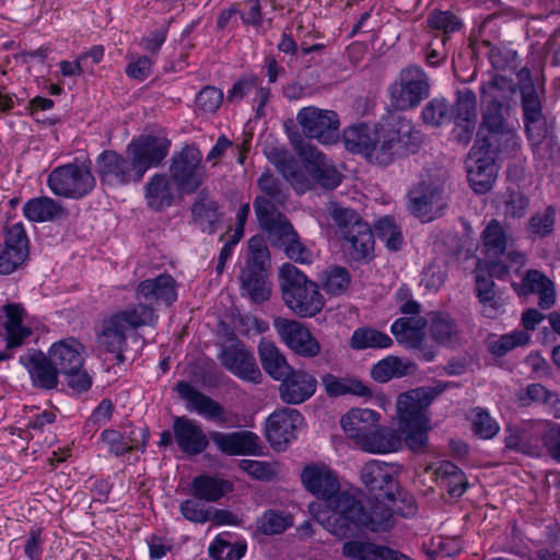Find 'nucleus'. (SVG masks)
<instances>
[{
    "mask_svg": "<svg viewBox=\"0 0 560 560\" xmlns=\"http://www.w3.org/2000/svg\"><path fill=\"white\" fill-rule=\"evenodd\" d=\"M443 389L417 388L400 394L397 400L398 430L380 425L381 415L377 411L361 408L348 411L341 417L340 424L348 439L364 452H395L401 446L402 439L411 451L422 452L430 430L425 409Z\"/></svg>",
    "mask_w": 560,
    "mask_h": 560,
    "instance_id": "obj_1",
    "label": "nucleus"
},
{
    "mask_svg": "<svg viewBox=\"0 0 560 560\" xmlns=\"http://www.w3.org/2000/svg\"><path fill=\"white\" fill-rule=\"evenodd\" d=\"M304 488L317 499L324 500L332 516L325 522V528L338 538H352V524H368L360 498L348 491H340L338 476L324 463L306 465L301 472Z\"/></svg>",
    "mask_w": 560,
    "mask_h": 560,
    "instance_id": "obj_2",
    "label": "nucleus"
},
{
    "mask_svg": "<svg viewBox=\"0 0 560 560\" xmlns=\"http://www.w3.org/2000/svg\"><path fill=\"white\" fill-rule=\"evenodd\" d=\"M155 310L145 303L131 304L104 318L97 332L100 348L113 353L117 363L125 362L127 332L143 326H153L158 322Z\"/></svg>",
    "mask_w": 560,
    "mask_h": 560,
    "instance_id": "obj_3",
    "label": "nucleus"
},
{
    "mask_svg": "<svg viewBox=\"0 0 560 560\" xmlns=\"http://www.w3.org/2000/svg\"><path fill=\"white\" fill-rule=\"evenodd\" d=\"M328 215L343 250L357 262L366 264L373 258L374 235L369 223L352 208L330 202Z\"/></svg>",
    "mask_w": 560,
    "mask_h": 560,
    "instance_id": "obj_4",
    "label": "nucleus"
},
{
    "mask_svg": "<svg viewBox=\"0 0 560 560\" xmlns=\"http://www.w3.org/2000/svg\"><path fill=\"white\" fill-rule=\"evenodd\" d=\"M419 144L420 133L411 121L400 116H393L386 127L383 126L376 135L368 160L387 166L402 155L415 153Z\"/></svg>",
    "mask_w": 560,
    "mask_h": 560,
    "instance_id": "obj_5",
    "label": "nucleus"
},
{
    "mask_svg": "<svg viewBox=\"0 0 560 560\" xmlns=\"http://www.w3.org/2000/svg\"><path fill=\"white\" fill-rule=\"evenodd\" d=\"M282 299L285 305L301 317L318 314L325 301L318 285L294 265L287 262L279 269Z\"/></svg>",
    "mask_w": 560,
    "mask_h": 560,
    "instance_id": "obj_6",
    "label": "nucleus"
},
{
    "mask_svg": "<svg viewBox=\"0 0 560 560\" xmlns=\"http://www.w3.org/2000/svg\"><path fill=\"white\" fill-rule=\"evenodd\" d=\"M362 510L368 524L353 523L352 537L360 530L371 533L389 532L395 526L394 515L411 517L417 513V504L410 493L400 490L398 487L392 497H385V500L381 502L362 501Z\"/></svg>",
    "mask_w": 560,
    "mask_h": 560,
    "instance_id": "obj_7",
    "label": "nucleus"
},
{
    "mask_svg": "<svg viewBox=\"0 0 560 560\" xmlns=\"http://www.w3.org/2000/svg\"><path fill=\"white\" fill-rule=\"evenodd\" d=\"M248 249L249 257L240 276L241 288L252 302L261 304L271 295L272 284L268 278L270 254L259 236H253L249 240Z\"/></svg>",
    "mask_w": 560,
    "mask_h": 560,
    "instance_id": "obj_8",
    "label": "nucleus"
},
{
    "mask_svg": "<svg viewBox=\"0 0 560 560\" xmlns=\"http://www.w3.org/2000/svg\"><path fill=\"white\" fill-rule=\"evenodd\" d=\"M431 84L427 72L419 66L401 69L388 86L390 105L397 110L416 108L430 95Z\"/></svg>",
    "mask_w": 560,
    "mask_h": 560,
    "instance_id": "obj_9",
    "label": "nucleus"
},
{
    "mask_svg": "<svg viewBox=\"0 0 560 560\" xmlns=\"http://www.w3.org/2000/svg\"><path fill=\"white\" fill-rule=\"evenodd\" d=\"M515 86L512 81L502 75H494L491 80L480 86L481 98L488 104L481 114V122L478 130L485 132L487 129L511 127L506 121L510 112L509 93L513 94Z\"/></svg>",
    "mask_w": 560,
    "mask_h": 560,
    "instance_id": "obj_10",
    "label": "nucleus"
},
{
    "mask_svg": "<svg viewBox=\"0 0 560 560\" xmlns=\"http://www.w3.org/2000/svg\"><path fill=\"white\" fill-rule=\"evenodd\" d=\"M47 185L56 196L81 199L94 189L96 180L90 163H69L54 168Z\"/></svg>",
    "mask_w": 560,
    "mask_h": 560,
    "instance_id": "obj_11",
    "label": "nucleus"
},
{
    "mask_svg": "<svg viewBox=\"0 0 560 560\" xmlns=\"http://www.w3.org/2000/svg\"><path fill=\"white\" fill-rule=\"evenodd\" d=\"M95 168L102 185L110 187L140 183L143 178L131 155L115 150H104L98 154Z\"/></svg>",
    "mask_w": 560,
    "mask_h": 560,
    "instance_id": "obj_12",
    "label": "nucleus"
},
{
    "mask_svg": "<svg viewBox=\"0 0 560 560\" xmlns=\"http://www.w3.org/2000/svg\"><path fill=\"white\" fill-rule=\"evenodd\" d=\"M202 154L195 145H185L171 159L170 175L177 189L194 194L203 183Z\"/></svg>",
    "mask_w": 560,
    "mask_h": 560,
    "instance_id": "obj_13",
    "label": "nucleus"
},
{
    "mask_svg": "<svg viewBox=\"0 0 560 560\" xmlns=\"http://www.w3.org/2000/svg\"><path fill=\"white\" fill-rule=\"evenodd\" d=\"M296 121L306 138L320 144H334L339 140L340 120L335 110L306 106L299 110Z\"/></svg>",
    "mask_w": 560,
    "mask_h": 560,
    "instance_id": "obj_14",
    "label": "nucleus"
},
{
    "mask_svg": "<svg viewBox=\"0 0 560 560\" xmlns=\"http://www.w3.org/2000/svg\"><path fill=\"white\" fill-rule=\"evenodd\" d=\"M447 207V194L443 186L420 182L408 192V210L423 222L441 217Z\"/></svg>",
    "mask_w": 560,
    "mask_h": 560,
    "instance_id": "obj_15",
    "label": "nucleus"
},
{
    "mask_svg": "<svg viewBox=\"0 0 560 560\" xmlns=\"http://www.w3.org/2000/svg\"><path fill=\"white\" fill-rule=\"evenodd\" d=\"M171 141L163 135H141L133 138L126 147L125 153L135 160L141 175L153 166H159L167 156Z\"/></svg>",
    "mask_w": 560,
    "mask_h": 560,
    "instance_id": "obj_16",
    "label": "nucleus"
},
{
    "mask_svg": "<svg viewBox=\"0 0 560 560\" xmlns=\"http://www.w3.org/2000/svg\"><path fill=\"white\" fill-rule=\"evenodd\" d=\"M294 147L316 184L328 190L339 186L342 175L323 152L303 140H300Z\"/></svg>",
    "mask_w": 560,
    "mask_h": 560,
    "instance_id": "obj_17",
    "label": "nucleus"
},
{
    "mask_svg": "<svg viewBox=\"0 0 560 560\" xmlns=\"http://www.w3.org/2000/svg\"><path fill=\"white\" fill-rule=\"evenodd\" d=\"M303 416L296 409L283 407L266 420V439L277 451L284 450L296 438V430L303 423Z\"/></svg>",
    "mask_w": 560,
    "mask_h": 560,
    "instance_id": "obj_18",
    "label": "nucleus"
},
{
    "mask_svg": "<svg viewBox=\"0 0 560 560\" xmlns=\"http://www.w3.org/2000/svg\"><path fill=\"white\" fill-rule=\"evenodd\" d=\"M30 241L22 222L14 223L5 230L3 244L0 245V273L11 275L28 257Z\"/></svg>",
    "mask_w": 560,
    "mask_h": 560,
    "instance_id": "obj_19",
    "label": "nucleus"
},
{
    "mask_svg": "<svg viewBox=\"0 0 560 560\" xmlns=\"http://www.w3.org/2000/svg\"><path fill=\"white\" fill-rule=\"evenodd\" d=\"M273 326L280 339L298 355L314 358L320 352L318 340L304 324L294 319L277 318Z\"/></svg>",
    "mask_w": 560,
    "mask_h": 560,
    "instance_id": "obj_20",
    "label": "nucleus"
},
{
    "mask_svg": "<svg viewBox=\"0 0 560 560\" xmlns=\"http://www.w3.org/2000/svg\"><path fill=\"white\" fill-rule=\"evenodd\" d=\"M219 360L224 369L244 382L259 384L262 374L256 359L242 342L231 343L222 349Z\"/></svg>",
    "mask_w": 560,
    "mask_h": 560,
    "instance_id": "obj_21",
    "label": "nucleus"
},
{
    "mask_svg": "<svg viewBox=\"0 0 560 560\" xmlns=\"http://www.w3.org/2000/svg\"><path fill=\"white\" fill-rule=\"evenodd\" d=\"M253 205L260 228L267 232L273 243H279L280 246H283L288 241L296 236V232L287 217L266 199L255 198Z\"/></svg>",
    "mask_w": 560,
    "mask_h": 560,
    "instance_id": "obj_22",
    "label": "nucleus"
},
{
    "mask_svg": "<svg viewBox=\"0 0 560 560\" xmlns=\"http://www.w3.org/2000/svg\"><path fill=\"white\" fill-rule=\"evenodd\" d=\"M360 478L366 490L374 500H362L364 502H381L385 497H392L398 489V482L394 479L390 467L380 460H370L364 464L360 471Z\"/></svg>",
    "mask_w": 560,
    "mask_h": 560,
    "instance_id": "obj_23",
    "label": "nucleus"
},
{
    "mask_svg": "<svg viewBox=\"0 0 560 560\" xmlns=\"http://www.w3.org/2000/svg\"><path fill=\"white\" fill-rule=\"evenodd\" d=\"M19 362L30 374L33 387L42 390L57 388L59 383V370L50 360V355L40 350L33 349L27 354L19 358Z\"/></svg>",
    "mask_w": 560,
    "mask_h": 560,
    "instance_id": "obj_24",
    "label": "nucleus"
},
{
    "mask_svg": "<svg viewBox=\"0 0 560 560\" xmlns=\"http://www.w3.org/2000/svg\"><path fill=\"white\" fill-rule=\"evenodd\" d=\"M278 393L287 405H300L314 396L317 388L316 377L302 369H292L279 380Z\"/></svg>",
    "mask_w": 560,
    "mask_h": 560,
    "instance_id": "obj_25",
    "label": "nucleus"
},
{
    "mask_svg": "<svg viewBox=\"0 0 560 560\" xmlns=\"http://www.w3.org/2000/svg\"><path fill=\"white\" fill-rule=\"evenodd\" d=\"M520 147L518 136L514 128H498L477 130L476 140L471 148L478 152L498 159L500 154H512Z\"/></svg>",
    "mask_w": 560,
    "mask_h": 560,
    "instance_id": "obj_26",
    "label": "nucleus"
},
{
    "mask_svg": "<svg viewBox=\"0 0 560 560\" xmlns=\"http://www.w3.org/2000/svg\"><path fill=\"white\" fill-rule=\"evenodd\" d=\"M475 294L481 306V313L488 318H497L505 312L506 298L479 262L475 269Z\"/></svg>",
    "mask_w": 560,
    "mask_h": 560,
    "instance_id": "obj_27",
    "label": "nucleus"
},
{
    "mask_svg": "<svg viewBox=\"0 0 560 560\" xmlns=\"http://www.w3.org/2000/svg\"><path fill=\"white\" fill-rule=\"evenodd\" d=\"M495 160L478 152V148H470L466 159L467 178L477 194H486L492 188L498 173Z\"/></svg>",
    "mask_w": 560,
    "mask_h": 560,
    "instance_id": "obj_28",
    "label": "nucleus"
},
{
    "mask_svg": "<svg viewBox=\"0 0 560 560\" xmlns=\"http://www.w3.org/2000/svg\"><path fill=\"white\" fill-rule=\"evenodd\" d=\"M175 390L179 397L186 400L190 408L205 419L223 424L226 423V412L224 407L210 396L196 389L190 383L179 381Z\"/></svg>",
    "mask_w": 560,
    "mask_h": 560,
    "instance_id": "obj_29",
    "label": "nucleus"
},
{
    "mask_svg": "<svg viewBox=\"0 0 560 560\" xmlns=\"http://www.w3.org/2000/svg\"><path fill=\"white\" fill-rule=\"evenodd\" d=\"M173 431L178 448L187 455H199L209 445V439L202 428L185 416L174 418Z\"/></svg>",
    "mask_w": 560,
    "mask_h": 560,
    "instance_id": "obj_30",
    "label": "nucleus"
},
{
    "mask_svg": "<svg viewBox=\"0 0 560 560\" xmlns=\"http://www.w3.org/2000/svg\"><path fill=\"white\" fill-rule=\"evenodd\" d=\"M209 439L221 453L229 456L257 455L260 453L259 439L250 431H236L231 433L211 431Z\"/></svg>",
    "mask_w": 560,
    "mask_h": 560,
    "instance_id": "obj_31",
    "label": "nucleus"
},
{
    "mask_svg": "<svg viewBox=\"0 0 560 560\" xmlns=\"http://www.w3.org/2000/svg\"><path fill=\"white\" fill-rule=\"evenodd\" d=\"M136 295L138 299L162 302L168 306L177 300L176 281L168 273L145 279L138 284Z\"/></svg>",
    "mask_w": 560,
    "mask_h": 560,
    "instance_id": "obj_32",
    "label": "nucleus"
},
{
    "mask_svg": "<svg viewBox=\"0 0 560 560\" xmlns=\"http://www.w3.org/2000/svg\"><path fill=\"white\" fill-rule=\"evenodd\" d=\"M83 346L74 340H61L51 345L48 350L50 360L58 368L59 374H69L84 364Z\"/></svg>",
    "mask_w": 560,
    "mask_h": 560,
    "instance_id": "obj_33",
    "label": "nucleus"
},
{
    "mask_svg": "<svg viewBox=\"0 0 560 560\" xmlns=\"http://www.w3.org/2000/svg\"><path fill=\"white\" fill-rule=\"evenodd\" d=\"M192 222L203 233L213 234L221 222L222 214L215 200L201 190L191 206Z\"/></svg>",
    "mask_w": 560,
    "mask_h": 560,
    "instance_id": "obj_34",
    "label": "nucleus"
},
{
    "mask_svg": "<svg viewBox=\"0 0 560 560\" xmlns=\"http://www.w3.org/2000/svg\"><path fill=\"white\" fill-rule=\"evenodd\" d=\"M232 490L233 485L229 480L209 475L196 476L190 483L191 495L208 503L219 501Z\"/></svg>",
    "mask_w": 560,
    "mask_h": 560,
    "instance_id": "obj_35",
    "label": "nucleus"
},
{
    "mask_svg": "<svg viewBox=\"0 0 560 560\" xmlns=\"http://www.w3.org/2000/svg\"><path fill=\"white\" fill-rule=\"evenodd\" d=\"M427 319L418 317H400L390 326V331L396 340L406 348L420 347L424 341Z\"/></svg>",
    "mask_w": 560,
    "mask_h": 560,
    "instance_id": "obj_36",
    "label": "nucleus"
},
{
    "mask_svg": "<svg viewBox=\"0 0 560 560\" xmlns=\"http://www.w3.org/2000/svg\"><path fill=\"white\" fill-rule=\"evenodd\" d=\"M322 383L329 397L353 395L362 398H371L373 396L370 387L353 376L338 377L327 373L322 376Z\"/></svg>",
    "mask_w": 560,
    "mask_h": 560,
    "instance_id": "obj_37",
    "label": "nucleus"
},
{
    "mask_svg": "<svg viewBox=\"0 0 560 560\" xmlns=\"http://www.w3.org/2000/svg\"><path fill=\"white\" fill-rule=\"evenodd\" d=\"M258 355L264 371L275 381L283 378L293 369L284 354L270 340L261 339Z\"/></svg>",
    "mask_w": 560,
    "mask_h": 560,
    "instance_id": "obj_38",
    "label": "nucleus"
},
{
    "mask_svg": "<svg viewBox=\"0 0 560 560\" xmlns=\"http://www.w3.org/2000/svg\"><path fill=\"white\" fill-rule=\"evenodd\" d=\"M144 190L147 205L154 211H162L174 202L173 188L165 174H154L147 183Z\"/></svg>",
    "mask_w": 560,
    "mask_h": 560,
    "instance_id": "obj_39",
    "label": "nucleus"
},
{
    "mask_svg": "<svg viewBox=\"0 0 560 560\" xmlns=\"http://www.w3.org/2000/svg\"><path fill=\"white\" fill-rule=\"evenodd\" d=\"M23 214L32 222H48L63 217L66 210L52 198L42 196L27 200L23 206Z\"/></svg>",
    "mask_w": 560,
    "mask_h": 560,
    "instance_id": "obj_40",
    "label": "nucleus"
},
{
    "mask_svg": "<svg viewBox=\"0 0 560 560\" xmlns=\"http://www.w3.org/2000/svg\"><path fill=\"white\" fill-rule=\"evenodd\" d=\"M416 371L417 365L413 362L388 355L373 365L371 377L376 382L386 383L392 378H400L413 374Z\"/></svg>",
    "mask_w": 560,
    "mask_h": 560,
    "instance_id": "obj_41",
    "label": "nucleus"
},
{
    "mask_svg": "<svg viewBox=\"0 0 560 560\" xmlns=\"http://www.w3.org/2000/svg\"><path fill=\"white\" fill-rule=\"evenodd\" d=\"M376 132L365 124L348 127L343 130L345 148L352 153L363 154L366 159L375 141Z\"/></svg>",
    "mask_w": 560,
    "mask_h": 560,
    "instance_id": "obj_42",
    "label": "nucleus"
},
{
    "mask_svg": "<svg viewBox=\"0 0 560 560\" xmlns=\"http://www.w3.org/2000/svg\"><path fill=\"white\" fill-rule=\"evenodd\" d=\"M524 285L528 291L539 295L538 305L542 310H548L553 305L555 285L553 282L538 270H529L524 278Z\"/></svg>",
    "mask_w": 560,
    "mask_h": 560,
    "instance_id": "obj_43",
    "label": "nucleus"
},
{
    "mask_svg": "<svg viewBox=\"0 0 560 560\" xmlns=\"http://www.w3.org/2000/svg\"><path fill=\"white\" fill-rule=\"evenodd\" d=\"M257 187L262 195L256 198H264L273 207L283 206L288 200V189L283 183L271 174L269 170L265 171L257 179Z\"/></svg>",
    "mask_w": 560,
    "mask_h": 560,
    "instance_id": "obj_44",
    "label": "nucleus"
},
{
    "mask_svg": "<svg viewBox=\"0 0 560 560\" xmlns=\"http://www.w3.org/2000/svg\"><path fill=\"white\" fill-rule=\"evenodd\" d=\"M382 548L370 539H350L342 545L341 553L351 560H380Z\"/></svg>",
    "mask_w": 560,
    "mask_h": 560,
    "instance_id": "obj_45",
    "label": "nucleus"
},
{
    "mask_svg": "<svg viewBox=\"0 0 560 560\" xmlns=\"http://www.w3.org/2000/svg\"><path fill=\"white\" fill-rule=\"evenodd\" d=\"M423 122L431 127H441L452 120L451 104L443 96L430 100L421 112Z\"/></svg>",
    "mask_w": 560,
    "mask_h": 560,
    "instance_id": "obj_46",
    "label": "nucleus"
},
{
    "mask_svg": "<svg viewBox=\"0 0 560 560\" xmlns=\"http://www.w3.org/2000/svg\"><path fill=\"white\" fill-rule=\"evenodd\" d=\"M430 335L439 343L451 346L458 340V327L447 314H436L430 325Z\"/></svg>",
    "mask_w": 560,
    "mask_h": 560,
    "instance_id": "obj_47",
    "label": "nucleus"
},
{
    "mask_svg": "<svg viewBox=\"0 0 560 560\" xmlns=\"http://www.w3.org/2000/svg\"><path fill=\"white\" fill-rule=\"evenodd\" d=\"M452 120L477 121L476 93L465 88L456 91L454 105H451Z\"/></svg>",
    "mask_w": 560,
    "mask_h": 560,
    "instance_id": "obj_48",
    "label": "nucleus"
},
{
    "mask_svg": "<svg viewBox=\"0 0 560 560\" xmlns=\"http://www.w3.org/2000/svg\"><path fill=\"white\" fill-rule=\"evenodd\" d=\"M482 242L486 255L491 257H499L506 250V235L495 219H492L482 232Z\"/></svg>",
    "mask_w": 560,
    "mask_h": 560,
    "instance_id": "obj_49",
    "label": "nucleus"
},
{
    "mask_svg": "<svg viewBox=\"0 0 560 560\" xmlns=\"http://www.w3.org/2000/svg\"><path fill=\"white\" fill-rule=\"evenodd\" d=\"M530 335L525 330H513L512 332L501 335L498 339L488 342V350L494 357H504L517 347L528 345Z\"/></svg>",
    "mask_w": 560,
    "mask_h": 560,
    "instance_id": "obj_50",
    "label": "nucleus"
},
{
    "mask_svg": "<svg viewBox=\"0 0 560 560\" xmlns=\"http://www.w3.org/2000/svg\"><path fill=\"white\" fill-rule=\"evenodd\" d=\"M393 343L392 338L376 329L358 328L354 330L350 346L352 349L388 348Z\"/></svg>",
    "mask_w": 560,
    "mask_h": 560,
    "instance_id": "obj_51",
    "label": "nucleus"
},
{
    "mask_svg": "<svg viewBox=\"0 0 560 560\" xmlns=\"http://www.w3.org/2000/svg\"><path fill=\"white\" fill-rule=\"evenodd\" d=\"M547 423V420H530L520 427L524 454L534 455L538 453L539 443H542Z\"/></svg>",
    "mask_w": 560,
    "mask_h": 560,
    "instance_id": "obj_52",
    "label": "nucleus"
},
{
    "mask_svg": "<svg viewBox=\"0 0 560 560\" xmlns=\"http://www.w3.org/2000/svg\"><path fill=\"white\" fill-rule=\"evenodd\" d=\"M351 276L345 267H330L325 271L323 289L330 295H340L347 291Z\"/></svg>",
    "mask_w": 560,
    "mask_h": 560,
    "instance_id": "obj_53",
    "label": "nucleus"
},
{
    "mask_svg": "<svg viewBox=\"0 0 560 560\" xmlns=\"http://www.w3.org/2000/svg\"><path fill=\"white\" fill-rule=\"evenodd\" d=\"M472 431L481 439H492L498 434L500 427L489 412L480 407H476L470 412Z\"/></svg>",
    "mask_w": 560,
    "mask_h": 560,
    "instance_id": "obj_54",
    "label": "nucleus"
},
{
    "mask_svg": "<svg viewBox=\"0 0 560 560\" xmlns=\"http://www.w3.org/2000/svg\"><path fill=\"white\" fill-rule=\"evenodd\" d=\"M290 526H292L291 516L280 511L269 510L258 521V528L265 535L281 534Z\"/></svg>",
    "mask_w": 560,
    "mask_h": 560,
    "instance_id": "obj_55",
    "label": "nucleus"
},
{
    "mask_svg": "<svg viewBox=\"0 0 560 560\" xmlns=\"http://www.w3.org/2000/svg\"><path fill=\"white\" fill-rule=\"evenodd\" d=\"M522 119L544 114L542 103L532 80L520 86Z\"/></svg>",
    "mask_w": 560,
    "mask_h": 560,
    "instance_id": "obj_56",
    "label": "nucleus"
},
{
    "mask_svg": "<svg viewBox=\"0 0 560 560\" xmlns=\"http://www.w3.org/2000/svg\"><path fill=\"white\" fill-rule=\"evenodd\" d=\"M202 500L195 498L184 500L179 504L182 516L192 523L205 524L211 520L212 508H205Z\"/></svg>",
    "mask_w": 560,
    "mask_h": 560,
    "instance_id": "obj_57",
    "label": "nucleus"
},
{
    "mask_svg": "<svg viewBox=\"0 0 560 560\" xmlns=\"http://www.w3.org/2000/svg\"><path fill=\"white\" fill-rule=\"evenodd\" d=\"M428 25L432 30L441 31V36L458 31L462 27L460 20L451 11H433L428 18Z\"/></svg>",
    "mask_w": 560,
    "mask_h": 560,
    "instance_id": "obj_58",
    "label": "nucleus"
},
{
    "mask_svg": "<svg viewBox=\"0 0 560 560\" xmlns=\"http://www.w3.org/2000/svg\"><path fill=\"white\" fill-rule=\"evenodd\" d=\"M524 131L527 139L539 145L549 133L547 118L544 114L523 118Z\"/></svg>",
    "mask_w": 560,
    "mask_h": 560,
    "instance_id": "obj_59",
    "label": "nucleus"
},
{
    "mask_svg": "<svg viewBox=\"0 0 560 560\" xmlns=\"http://www.w3.org/2000/svg\"><path fill=\"white\" fill-rule=\"evenodd\" d=\"M555 215L556 212L551 206L547 207L544 212L535 213L528 222L529 232L538 237L549 235L553 230Z\"/></svg>",
    "mask_w": 560,
    "mask_h": 560,
    "instance_id": "obj_60",
    "label": "nucleus"
},
{
    "mask_svg": "<svg viewBox=\"0 0 560 560\" xmlns=\"http://www.w3.org/2000/svg\"><path fill=\"white\" fill-rule=\"evenodd\" d=\"M223 101V93L215 86H205L196 97V105L205 113H214Z\"/></svg>",
    "mask_w": 560,
    "mask_h": 560,
    "instance_id": "obj_61",
    "label": "nucleus"
},
{
    "mask_svg": "<svg viewBox=\"0 0 560 560\" xmlns=\"http://www.w3.org/2000/svg\"><path fill=\"white\" fill-rule=\"evenodd\" d=\"M218 546L212 545L209 548L210 556L215 560H240L244 557L246 546L232 545L230 542L218 540Z\"/></svg>",
    "mask_w": 560,
    "mask_h": 560,
    "instance_id": "obj_62",
    "label": "nucleus"
},
{
    "mask_svg": "<svg viewBox=\"0 0 560 560\" xmlns=\"http://www.w3.org/2000/svg\"><path fill=\"white\" fill-rule=\"evenodd\" d=\"M240 468L250 475L253 478L269 481L276 476V471L269 463L242 459L238 464Z\"/></svg>",
    "mask_w": 560,
    "mask_h": 560,
    "instance_id": "obj_63",
    "label": "nucleus"
},
{
    "mask_svg": "<svg viewBox=\"0 0 560 560\" xmlns=\"http://www.w3.org/2000/svg\"><path fill=\"white\" fill-rule=\"evenodd\" d=\"M542 445L546 447L548 455L560 464V423L548 421Z\"/></svg>",
    "mask_w": 560,
    "mask_h": 560,
    "instance_id": "obj_64",
    "label": "nucleus"
}]
</instances>
